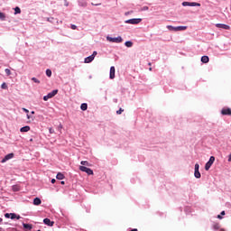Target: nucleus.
I'll list each match as a JSON object with an SVG mask.
<instances>
[{"label": "nucleus", "mask_w": 231, "mask_h": 231, "mask_svg": "<svg viewBox=\"0 0 231 231\" xmlns=\"http://www.w3.org/2000/svg\"><path fill=\"white\" fill-rule=\"evenodd\" d=\"M166 28L169 30V32H185V30H187V26L174 27L172 25H167Z\"/></svg>", "instance_id": "obj_1"}, {"label": "nucleus", "mask_w": 231, "mask_h": 231, "mask_svg": "<svg viewBox=\"0 0 231 231\" xmlns=\"http://www.w3.org/2000/svg\"><path fill=\"white\" fill-rule=\"evenodd\" d=\"M106 41H108L109 42H116V44H120V42H122L124 41V39H122L121 36L113 38L111 36H107L106 37Z\"/></svg>", "instance_id": "obj_2"}, {"label": "nucleus", "mask_w": 231, "mask_h": 231, "mask_svg": "<svg viewBox=\"0 0 231 231\" xmlns=\"http://www.w3.org/2000/svg\"><path fill=\"white\" fill-rule=\"evenodd\" d=\"M59 93V90L54 89L51 92H50L49 94H47L46 96L43 97V100L45 102H48V100H50V98H53V97H55V95H57Z\"/></svg>", "instance_id": "obj_3"}, {"label": "nucleus", "mask_w": 231, "mask_h": 231, "mask_svg": "<svg viewBox=\"0 0 231 231\" xmlns=\"http://www.w3.org/2000/svg\"><path fill=\"white\" fill-rule=\"evenodd\" d=\"M214 162H216V157L211 156L205 165V171H209L212 165H214Z\"/></svg>", "instance_id": "obj_4"}, {"label": "nucleus", "mask_w": 231, "mask_h": 231, "mask_svg": "<svg viewBox=\"0 0 231 231\" xmlns=\"http://www.w3.org/2000/svg\"><path fill=\"white\" fill-rule=\"evenodd\" d=\"M142 18H132L125 21V24H140Z\"/></svg>", "instance_id": "obj_5"}, {"label": "nucleus", "mask_w": 231, "mask_h": 231, "mask_svg": "<svg viewBox=\"0 0 231 231\" xmlns=\"http://www.w3.org/2000/svg\"><path fill=\"white\" fill-rule=\"evenodd\" d=\"M79 171H81V172H86L88 176H93V170L86 166H79Z\"/></svg>", "instance_id": "obj_6"}, {"label": "nucleus", "mask_w": 231, "mask_h": 231, "mask_svg": "<svg viewBox=\"0 0 231 231\" xmlns=\"http://www.w3.org/2000/svg\"><path fill=\"white\" fill-rule=\"evenodd\" d=\"M194 176L198 180H199V178H201V173L199 172V164H198V163L195 164Z\"/></svg>", "instance_id": "obj_7"}, {"label": "nucleus", "mask_w": 231, "mask_h": 231, "mask_svg": "<svg viewBox=\"0 0 231 231\" xmlns=\"http://www.w3.org/2000/svg\"><path fill=\"white\" fill-rule=\"evenodd\" d=\"M182 6H201V4L196 2H183Z\"/></svg>", "instance_id": "obj_8"}, {"label": "nucleus", "mask_w": 231, "mask_h": 231, "mask_svg": "<svg viewBox=\"0 0 231 231\" xmlns=\"http://www.w3.org/2000/svg\"><path fill=\"white\" fill-rule=\"evenodd\" d=\"M12 158H14V153L5 155L4 159H2L1 163H6V162H8V160H12Z\"/></svg>", "instance_id": "obj_9"}, {"label": "nucleus", "mask_w": 231, "mask_h": 231, "mask_svg": "<svg viewBox=\"0 0 231 231\" xmlns=\"http://www.w3.org/2000/svg\"><path fill=\"white\" fill-rule=\"evenodd\" d=\"M217 28H221L222 30H230L229 25H226L225 23H216Z\"/></svg>", "instance_id": "obj_10"}, {"label": "nucleus", "mask_w": 231, "mask_h": 231, "mask_svg": "<svg viewBox=\"0 0 231 231\" xmlns=\"http://www.w3.org/2000/svg\"><path fill=\"white\" fill-rule=\"evenodd\" d=\"M44 225H47V226H53L55 222L51 221L50 218H44L43 219Z\"/></svg>", "instance_id": "obj_11"}, {"label": "nucleus", "mask_w": 231, "mask_h": 231, "mask_svg": "<svg viewBox=\"0 0 231 231\" xmlns=\"http://www.w3.org/2000/svg\"><path fill=\"white\" fill-rule=\"evenodd\" d=\"M221 115L230 116H231V109L230 108H223L221 110Z\"/></svg>", "instance_id": "obj_12"}, {"label": "nucleus", "mask_w": 231, "mask_h": 231, "mask_svg": "<svg viewBox=\"0 0 231 231\" xmlns=\"http://www.w3.org/2000/svg\"><path fill=\"white\" fill-rule=\"evenodd\" d=\"M78 5L82 8H86V6H88V2H86V0H78Z\"/></svg>", "instance_id": "obj_13"}, {"label": "nucleus", "mask_w": 231, "mask_h": 231, "mask_svg": "<svg viewBox=\"0 0 231 231\" xmlns=\"http://www.w3.org/2000/svg\"><path fill=\"white\" fill-rule=\"evenodd\" d=\"M115 72H116L115 67L112 66V67L110 68V73H109V79H110L111 80H113V79H115Z\"/></svg>", "instance_id": "obj_14"}, {"label": "nucleus", "mask_w": 231, "mask_h": 231, "mask_svg": "<svg viewBox=\"0 0 231 231\" xmlns=\"http://www.w3.org/2000/svg\"><path fill=\"white\" fill-rule=\"evenodd\" d=\"M93 60H95V58H93V56L90 55L85 58L84 62L85 64H89L90 62H93Z\"/></svg>", "instance_id": "obj_15"}, {"label": "nucleus", "mask_w": 231, "mask_h": 231, "mask_svg": "<svg viewBox=\"0 0 231 231\" xmlns=\"http://www.w3.org/2000/svg\"><path fill=\"white\" fill-rule=\"evenodd\" d=\"M208 60H210V59L208 58V56H202V57H201V62H203V64L208 63Z\"/></svg>", "instance_id": "obj_16"}, {"label": "nucleus", "mask_w": 231, "mask_h": 231, "mask_svg": "<svg viewBox=\"0 0 231 231\" xmlns=\"http://www.w3.org/2000/svg\"><path fill=\"white\" fill-rule=\"evenodd\" d=\"M28 131H30V126L29 125L23 126L20 129L21 133H28Z\"/></svg>", "instance_id": "obj_17"}, {"label": "nucleus", "mask_w": 231, "mask_h": 231, "mask_svg": "<svg viewBox=\"0 0 231 231\" xmlns=\"http://www.w3.org/2000/svg\"><path fill=\"white\" fill-rule=\"evenodd\" d=\"M41 203H42V201L41 200V199L35 198V199H33V205L39 206V205H41Z\"/></svg>", "instance_id": "obj_18"}, {"label": "nucleus", "mask_w": 231, "mask_h": 231, "mask_svg": "<svg viewBox=\"0 0 231 231\" xmlns=\"http://www.w3.org/2000/svg\"><path fill=\"white\" fill-rule=\"evenodd\" d=\"M10 216L11 219H21V217L17 216L15 213H10Z\"/></svg>", "instance_id": "obj_19"}, {"label": "nucleus", "mask_w": 231, "mask_h": 231, "mask_svg": "<svg viewBox=\"0 0 231 231\" xmlns=\"http://www.w3.org/2000/svg\"><path fill=\"white\" fill-rule=\"evenodd\" d=\"M81 111H87L88 110V104L87 103H82L80 106Z\"/></svg>", "instance_id": "obj_20"}, {"label": "nucleus", "mask_w": 231, "mask_h": 231, "mask_svg": "<svg viewBox=\"0 0 231 231\" xmlns=\"http://www.w3.org/2000/svg\"><path fill=\"white\" fill-rule=\"evenodd\" d=\"M23 226L25 230H32V225L31 224H23Z\"/></svg>", "instance_id": "obj_21"}, {"label": "nucleus", "mask_w": 231, "mask_h": 231, "mask_svg": "<svg viewBox=\"0 0 231 231\" xmlns=\"http://www.w3.org/2000/svg\"><path fill=\"white\" fill-rule=\"evenodd\" d=\"M125 46H126V48H133V42L131 41L125 42Z\"/></svg>", "instance_id": "obj_22"}, {"label": "nucleus", "mask_w": 231, "mask_h": 231, "mask_svg": "<svg viewBox=\"0 0 231 231\" xmlns=\"http://www.w3.org/2000/svg\"><path fill=\"white\" fill-rule=\"evenodd\" d=\"M56 178H57V180H64V174L59 172V173L56 175Z\"/></svg>", "instance_id": "obj_23"}, {"label": "nucleus", "mask_w": 231, "mask_h": 231, "mask_svg": "<svg viewBox=\"0 0 231 231\" xmlns=\"http://www.w3.org/2000/svg\"><path fill=\"white\" fill-rule=\"evenodd\" d=\"M0 19L1 21H5V19H6V15L5 14V13H0Z\"/></svg>", "instance_id": "obj_24"}, {"label": "nucleus", "mask_w": 231, "mask_h": 231, "mask_svg": "<svg viewBox=\"0 0 231 231\" xmlns=\"http://www.w3.org/2000/svg\"><path fill=\"white\" fill-rule=\"evenodd\" d=\"M81 165H85L86 167H89V162L88 161H81Z\"/></svg>", "instance_id": "obj_25"}, {"label": "nucleus", "mask_w": 231, "mask_h": 231, "mask_svg": "<svg viewBox=\"0 0 231 231\" xmlns=\"http://www.w3.org/2000/svg\"><path fill=\"white\" fill-rule=\"evenodd\" d=\"M17 14H21V8L19 7L14 8V14L17 15Z\"/></svg>", "instance_id": "obj_26"}, {"label": "nucleus", "mask_w": 231, "mask_h": 231, "mask_svg": "<svg viewBox=\"0 0 231 231\" xmlns=\"http://www.w3.org/2000/svg\"><path fill=\"white\" fill-rule=\"evenodd\" d=\"M5 75H7V77H10V75H12V71L9 69H5Z\"/></svg>", "instance_id": "obj_27"}, {"label": "nucleus", "mask_w": 231, "mask_h": 231, "mask_svg": "<svg viewBox=\"0 0 231 231\" xmlns=\"http://www.w3.org/2000/svg\"><path fill=\"white\" fill-rule=\"evenodd\" d=\"M46 75H47V77H51V69H46Z\"/></svg>", "instance_id": "obj_28"}, {"label": "nucleus", "mask_w": 231, "mask_h": 231, "mask_svg": "<svg viewBox=\"0 0 231 231\" xmlns=\"http://www.w3.org/2000/svg\"><path fill=\"white\" fill-rule=\"evenodd\" d=\"M1 88L2 89H8V85H6V83H3L2 85H1Z\"/></svg>", "instance_id": "obj_29"}, {"label": "nucleus", "mask_w": 231, "mask_h": 231, "mask_svg": "<svg viewBox=\"0 0 231 231\" xmlns=\"http://www.w3.org/2000/svg\"><path fill=\"white\" fill-rule=\"evenodd\" d=\"M32 80H33L35 84H41V80H39L37 78H32Z\"/></svg>", "instance_id": "obj_30"}, {"label": "nucleus", "mask_w": 231, "mask_h": 231, "mask_svg": "<svg viewBox=\"0 0 231 231\" xmlns=\"http://www.w3.org/2000/svg\"><path fill=\"white\" fill-rule=\"evenodd\" d=\"M149 10V6H143L141 8V12H147Z\"/></svg>", "instance_id": "obj_31"}, {"label": "nucleus", "mask_w": 231, "mask_h": 231, "mask_svg": "<svg viewBox=\"0 0 231 231\" xmlns=\"http://www.w3.org/2000/svg\"><path fill=\"white\" fill-rule=\"evenodd\" d=\"M213 229H215V230H219V224H215V225L213 226Z\"/></svg>", "instance_id": "obj_32"}, {"label": "nucleus", "mask_w": 231, "mask_h": 231, "mask_svg": "<svg viewBox=\"0 0 231 231\" xmlns=\"http://www.w3.org/2000/svg\"><path fill=\"white\" fill-rule=\"evenodd\" d=\"M124 113V109L120 108L119 110L116 111V115H122Z\"/></svg>", "instance_id": "obj_33"}, {"label": "nucleus", "mask_w": 231, "mask_h": 231, "mask_svg": "<svg viewBox=\"0 0 231 231\" xmlns=\"http://www.w3.org/2000/svg\"><path fill=\"white\" fill-rule=\"evenodd\" d=\"M13 190L14 192H19V188L17 186H13Z\"/></svg>", "instance_id": "obj_34"}, {"label": "nucleus", "mask_w": 231, "mask_h": 231, "mask_svg": "<svg viewBox=\"0 0 231 231\" xmlns=\"http://www.w3.org/2000/svg\"><path fill=\"white\" fill-rule=\"evenodd\" d=\"M97 55H98V52H97V51H94L91 56L95 59Z\"/></svg>", "instance_id": "obj_35"}, {"label": "nucleus", "mask_w": 231, "mask_h": 231, "mask_svg": "<svg viewBox=\"0 0 231 231\" xmlns=\"http://www.w3.org/2000/svg\"><path fill=\"white\" fill-rule=\"evenodd\" d=\"M50 134H53L55 133V130L53 128H49Z\"/></svg>", "instance_id": "obj_36"}, {"label": "nucleus", "mask_w": 231, "mask_h": 231, "mask_svg": "<svg viewBox=\"0 0 231 231\" xmlns=\"http://www.w3.org/2000/svg\"><path fill=\"white\" fill-rule=\"evenodd\" d=\"M58 131H59L60 133H62V125H60L58 126Z\"/></svg>", "instance_id": "obj_37"}, {"label": "nucleus", "mask_w": 231, "mask_h": 231, "mask_svg": "<svg viewBox=\"0 0 231 231\" xmlns=\"http://www.w3.org/2000/svg\"><path fill=\"white\" fill-rule=\"evenodd\" d=\"M5 217H6L7 219H9V217H11L10 213H6V214L5 215Z\"/></svg>", "instance_id": "obj_38"}, {"label": "nucleus", "mask_w": 231, "mask_h": 231, "mask_svg": "<svg viewBox=\"0 0 231 231\" xmlns=\"http://www.w3.org/2000/svg\"><path fill=\"white\" fill-rule=\"evenodd\" d=\"M23 109V111L24 112V113H30V110H28V109H26V108H22Z\"/></svg>", "instance_id": "obj_39"}, {"label": "nucleus", "mask_w": 231, "mask_h": 231, "mask_svg": "<svg viewBox=\"0 0 231 231\" xmlns=\"http://www.w3.org/2000/svg\"><path fill=\"white\" fill-rule=\"evenodd\" d=\"M71 29H72V30H77V25L72 24V25H71Z\"/></svg>", "instance_id": "obj_40"}, {"label": "nucleus", "mask_w": 231, "mask_h": 231, "mask_svg": "<svg viewBox=\"0 0 231 231\" xmlns=\"http://www.w3.org/2000/svg\"><path fill=\"white\" fill-rule=\"evenodd\" d=\"M227 162H231V153L228 155Z\"/></svg>", "instance_id": "obj_41"}, {"label": "nucleus", "mask_w": 231, "mask_h": 231, "mask_svg": "<svg viewBox=\"0 0 231 231\" xmlns=\"http://www.w3.org/2000/svg\"><path fill=\"white\" fill-rule=\"evenodd\" d=\"M92 5H94V6H100V4H96L95 5V4L92 3Z\"/></svg>", "instance_id": "obj_42"}, {"label": "nucleus", "mask_w": 231, "mask_h": 231, "mask_svg": "<svg viewBox=\"0 0 231 231\" xmlns=\"http://www.w3.org/2000/svg\"><path fill=\"white\" fill-rule=\"evenodd\" d=\"M27 120H30V118H32V116H30V115L27 114Z\"/></svg>", "instance_id": "obj_43"}, {"label": "nucleus", "mask_w": 231, "mask_h": 231, "mask_svg": "<svg viewBox=\"0 0 231 231\" xmlns=\"http://www.w3.org/2000/svg\"><path fill=\"white\" fill-rule=\"evenodd\" d=\"M217 218H218V219H223V217H221V215H218V216H217Z\"/></svg>", "instance_id": "obj_44"}, {"label": "nucleus", "mask_w": 231, "mask_h": 231, "mask_svg": "<svg viewBox=\"0 0 231 231\" xmlns=\"http://www.w3.org/2000/svg\"><path fill=\"white\" fill-rule=\"evenodd\" d=\"M51 183H55V181H57L55 179H52L51 180Z\"/></svg>", "instance_id": "obj_45"}, {"label": "nucleus", "mask_w": 231, "mask_h": 231, "mask_svg": "<svg viewBox=\"0 0 231 231\" xmlns=\"http://www.w3.org/2000/svg\"><path fill=\"white\" fill-rule=\"evenodd\" d=\"M220 214L221 216H225V211H222Z\"/></svg>", "instance_id": "obj_46"}, {"label": "nucleus", "mask_w": 231, "mask_h": 231, "mask_svg": "<svg viewBox=\"0 0 231 231\" xmlns=\"http://www.w3.org/2000/svg\"><path fill=\"white\" fill-rule=\"evenodd\" d=\"M31 115H35V111H32V112H31Z\"/></svg>", "instance_id": "obj_47"}, {"label": "nucleus", "mask_w": 231, "mask_h": 231, "mask_svg": "<svg viewBox=\"0 0 231 231\" xmlns=\"http://www.w3.org/2000/svg\"><path fill=\"white\" fill-rule=\"evenodd\" d=\"M69 4H68V2H66L65 6H69Z\"/></svg>", "instance_id": "obj_48"}, {"label": "nucleus", "mask_w": 231, "mask_h": 231, "mask_svg": "<svg viewBox=\"0 0 231 231\" xmlns=\"http://www.w3.org/2000/svg\"><path fill=\"white\" fill-rule=\"evenodd\" d=\"M60 183H61V185H65V182H64V180H62Z\"/></svg>", "instance_id": "obj_49"}, {"label": "nucleus", "mask_w": 231, "mask_h": 231, "mask_svg": "<svg viewBox=\"0 0 231 231\" xmlns=\"http://www.w3.org/2000/svg\"><path fill=\"white\" fill-rule=\"evenodd\" d=\"M3 222V218H0V223H2Z\"/></svg>", "instance_id": "obj_50"}]
</instances>
